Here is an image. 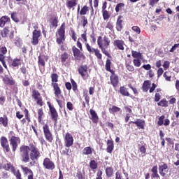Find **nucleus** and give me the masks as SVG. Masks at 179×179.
<instances>
[{
    "label": "nucleus",
    "instance_id": "obj_1",
    "mask_svg": "<svg viewBox=\"0 0 179 179\" xmlns=\"http://www.w3.org/2000/svg\"><path fill=\"white\" fill-rule=\"evenodd\" d=\"M20 155L22 162L24 163H29L30 159L34 162H37L41 156L40 150L34 144H30L29 146L21 145L20 148Z\"/></svg>",
    "mask_w": 179,
    "mask_h": 179
},
{
    "label": "nucleus",
    "instance_id": "obj_2",
    "mask_svg": "<svg viewBox=\"0 0 179 179\" xmlns=\"http://www.w3.org/2000/svg\"><path fill=\"white\" fill-rule=\"evenodd\" d=\"M106 70L108 72H110V83L113 87H117L118 86V76L116 75L115 71L111 69V60L107 59L105 65Z\"/></svg>",
    "mask_w": 179,
    "mask_h": 179
},
{
    "label": "nucleus",
    "instance_id": "obj_3",
    "mask_svg": "<svg viewBox=\"0 0 179 179\" xmlns=\"http://www.w3.org/2000/svg\"><path fill=\"white\" fill-rule=\"evenodd\" d=\"M58 74L57 73H52L51 75V79H52V86L54 89L55 95L56 97H59V94H61V88H59V86L58 85Z\"/></svg>",
    "mask_w": 179,
    "mask_h": 179
},
{
    "label": "nucleus",
    "instance_id": "obj_4",
    "mask_svg": "<svg viewBox=\"0 0 179 179\" xmlns=\"http://www.w3.org/2000/svg\"><path fill=\"white\" fill-rule=\"evenodd\" d=\"M58 35L59 37L56 40L57 44H64V41H65V22L62 24L60 28L58 29Z\"/></svg>",
    "mask_w": 179,
    "mask_h": 179
},
{
    "label": "nucleus",
    "instance_id": "obj_5",
    "mask_svg": "<svg viewBox=\"0 0 179 179\" xmlns=\"http://www.w3.org/2000/svg\"><path fill=\"white\" fill-rule=\"evenodd\" d=\"M14 34H15V30H13V28L12 27H6L1 31V36L3 38L9 37L11 41L12 40H13Z\"/></svg>",
    "mask_w": 179,
    "mask_h": 179
},
{
    "label": "nucleus",
    "instance_id": "obj_6",
    "mask_svg": "<svg viewBox=\"0 0 179 179\" xmlns=\"http://www.w3.org/2000/svg\"><path fill=\"white\" fill-rule=\"evenodd\" d=\"M9 141L13 152H15L17 149V146L20 145V138L12 136Z\"/></svg>",
    "mask_w": 179,
    "mask_h": 179
},
{
    "label": "nucleus",
    "instance_id": "obj_7",
    "mask_svg": "<svg viewBox=\"0 0 179 179\" xmlns=\"http://www.w3.org/2000/svg\"><path fill=\"white\" fill-rule=\"evenodd\" d=\"M43 130L46 141L50 143L52 142V134L51 133V131H50V127L48 124H45L43 125Z\"/></svg>",
    "mask_w": 179,
    "mask_h": 179
},
{
    "label": "nucleus",
    "instance_id": "obj_8",
    "mask_svg": "<svg viewBox=\"0 0 179 179\" xmlns=\"http://www.w3.org/2000/svg\"><path fill=\"white\" fill-rule=\"evenodd\" d=\"M0 143L3 152H6L7 153L10 152V148H9V142H8V138H6V137L1 136L0 138Z\"/></svg>",
    "mask_w": 179,
    "mask_h": 179
},
{
    "label": "nucleus",
    "instance_id": "obj_9",
    "mask_svg": "<svg viewBox=\"0 0 179 179\" xmlns=\"http://www.w3.org/2000/svg\"><path fill=\"white\" fill-rule=\"evenodd\" d=\"M43 166L46 170H54L55 169V164L50 158L43 159Z\"/></svg>",
    "mask_w": 179,
    "mask_h": 179
},
{
    "label": "nucleus",
    "instance_id": "obj_10",
    "mask_svg": "<svg viewBox=\"0 0 179 179\" xmlns=\"http://www.w3.org/2000/svg\"><path fill=\"white\" fill-rule=\"evenodd\" d=\"M48 106L51 114V119L52 121H55V122H57V121H58V113L57 112V109H55L54 106H52L50 102H48Z\"/></svg>",
    "mask_w": 179,
    "mask_h": 179
},
{
    "label": "nucleus",
    "instance_id": "obj_11",
    "mask_svg": "<svg viewBox=\"0 0 179 179\" xmlns=\"http://www.w3.org/2000/svg\"><path fill=\"white\" fill-rule=\"evenodd\" d=\"M73 145V136L72 134L67 133L64 137V146L66 148H71Z\"/></svg>",
    "mask_w": 179,
    "mask_h": 179
},
{
    "label": "nucleus",
    "instance_id": "obj_12",
    "mask_svg": "<svg viewBox=\"0 0 179 179\" xmlns=\"http://www.w3.org/2000/svg\"><path fill=\"white\" fill-rule=\"evenodd\" d=\"M97 44L100 50H101L103 54H105L106 57H108V58H111V55H110V53H108V51L106 50V48L103 46V38L101 36L98 37Z\"/></svg>",
    "mask_w": 179,
    "mask_h": 179
},
{
    "label": "nucleus",
    "instance_id": "obj_13",
    "mask_svg": "<svg viewBox=\"0 0 179 179\" xmlns=\"http://www.w3.org/2000/svg\"><path fill=\"white\" fill-rule=\"evenodd\" d=\"M32 41L31 44L33 45H37L38 44V38H40V36H41V31L38 30H34L32 33Z\"/></svg>",
    "mask_w": 179,
    "mask_h": 179
},
{
    "label": "nucleus",
    "instance_id": "obj_14",
    "mask_svg": "<svg viewBox=\"0 0 179 179\" xmlns=\"http://www.w3.org/2000/svg\"><path fill=\"white\" fill-rule=\"evenodd\" d=\"M158 170L161 177H166V173H169V165L163 163V164L159 165Z\"/></svg>",
    "mask_w": 179,
    "mask_h": 179
},
{
    "label": "nucleus",
    "instance_id": "obj_15",
    "mask_svg": "<svg viewBox=\"0 0 179 179\" xmlns=\"http://www.w3.org/2000/svg\"><path fill=\"white\" fill-rule=\"evenodd\" d=\"M129 124H135L138 129H145V125H146L145 120L141 119H137L135 122L131 121Z\"/></svg>",
    "mask_w": 179,
    "mask_h": 179
},
{
    "label": "nucleus",
    "instance_id": "obj_16",
    "mask_svg": "<svg viewBox=\"0 0 179 179\" xmlns=\"http://www.w3.org/2000/svg\"><path fill=\"white\" fill-rule=\"evenodd\" d=\"M78 70L83 79H86V76H87V66L81 65L78 67Z\"/></svg>",
    "mask_w": 179,
    "mask_h": 179
},
{
    "label": "nucleus",
    "instance_id": "obj_17",
    "mask_svg": "<svg viewBox=\"0 0 179 179\" xmlns=\"http://www.w3.org/2000/svg\"><path fill=\"white\" fill-rule=\"evenodd\" d=\"M113 45L114 47H117V50L124 51V45H125V42H124V41L122 40H115L113 41Z\"/></svg>",
    "mask_w": 179,
    "mask_h": 179
},
{
    "label": "nucleus",
    "instance_id": "obj_18",
    "mask_svg": "<svg viewBox=\"0 0 179 179\" xmlns=\"http://www.w3.org/2000/svg\"><path fill=\"white\" fill-rule=\"evenodd\" d=\"M73 56L76 57V59L78 61H80V59L85 57L83 53H81L80 50H79V49L76 48V47H73Z\"/></svg>",
    "mask_w": 179,
    "mask_h": 179
},
{
    "label": "nucleus",
    "instance_id": "obj_19",
    "mask_svg": "<svg viewBox=\"0 0 179 179\" xmlns=\"http://www.w3.org/2000/svg\"><path fill=\"white\" fill-rule=\"evenodd\" d=\"M3 82L5 83V85H8L9 86H13L15 85V80H13V78L6 75L3 78Z\"/></svg>",
    "mask_w": 179,
    "mask_h": 179
},
{
    "label": "nucleus",
    "instance_id": "obj_20",
    "mask_svg": "<svg viewBox=\"0 0 179 179\" xmlns=\"http://www.w3.org/2000/svg\"><path fill=\"white\" fill-rule=\"evenodd\" d=\"M90 114L92 117L91 120L94 124H97L99 122V115H97V113H96V110L93 109L90 110Z\"/></svg>",
    "mask_w": 179,
    "mask_h": 179
},
{
    "label": "nucleus",
    "instance_id": "obj_21",
    "mask_svg": "<svg viewBox=\"0 0 179 179\" xmlns=\"http://www.w3.org/2000/svg\"><path fill=\"white\" fill-rule=\"evenodd\" d=\"M120 94H122V96H126L127 97H133V96H131V94H129V92H128V89H127V87H120Z\"/></svg>",
    "mask_w": 179,
    "mask_h": 179
},
{
    "label": "nucleus",
    "instance_id": "obj_22",
    "mask_svg": "<svg viewBox=\"0 0 179 179\" xmlns=\"http://www.w3.org/2000/svg\"><path fill=\"white\" fill-rule=\"evenodd\" d=\"M3 169H4V170H6L7 171H9V170H10L11 173L13 174L17 171L16 169H15V167H13V166L10 163L3 165Z\"/></svg>",
    "mask_w": 179,
    "mask_h": 179
},
{
    "label": "nucleus",
    "instance_id": "obj_23",
    "mask_svg": "<svg viewBox=\"0 0 179 179\" xmlns=\"http://www.w3.org/2000/svg\"><path fill=\"white\" fill-rule=\"evenodd\" d=\"M106 150L108 153H113V150H114V142L111 140H108Z\"/></svg>",
    "mask_w": 179,
    "mask_h": 179
},
{
    "label": "nucleus",
    "instance_id": "obj_24",
    "mask_svg": "<svg viewBox=\"0 0 179 179\" xmlns=\"http://www.w3.org/2000/svg\"><path fill=\"white\" fill-rule=\"evenodd\" d=\"M10 20V18L7 15L3 16L0 18V27H3Z\"/></svg>",
    "mask_w": 179,
    "mask_h": 179
},
{
    "label": "nucleus",
    "instance_id": "obj_25",
    "mask_svg": "<svg viewBox=\"0 0 179 179\" xmlns=\"http://www.w3.org/2000/svg\"><path fill=\"white\" fill-rule=\"evenodd\" d=\"M122 16L120 15L117 18V22H116V29L117 31H121L122 30Z\"/></svg>",
    "mask_w": 179,
    "mask_h": 179
},
{
    "label": "nucleus",
    "instance_id": "obj_26",
    "mask_svg": "<svg viewBox=\"0 0 179 179\" xmlns=\"http://www.w3.org/2000/svg\"><path fill=\"white\" fill-rule=\"evenodd\" d=\"M152 175L151 177L152 178H160V176L159 175V173H157V165L154 166L152 169Z\"/></svg>",
    "mask_w": 179,
    "mask_h": 179
},
{
    "label": "nucleus",
    "instance_id": "obj_27",
    "mask_svg": "<svg viewBox=\"0 0 179 179\" xmlns=\"http://www.w3.org/2000/svg\"><path fill=\"white\" fill-rule=\"evenodd\" d=\"M66 5L69 9H72V8H75L78 5V3L76 0H67Z\"/></svg>",
    "mask_w": 179,
    "mask_h": 179
},
{
    "label": "nucleus",
    "instance_id": "obj_28",
    "mask_svg": "<svg viewBox=\"0 0 179 179\" xmlns=\"http://www.w3.org/2000/svg\"><path fill=\"white\" fill-rule=\"evenodd\" d=\"M50 22L52 27H55V29L58 27V17H52Z\"/></svg>",
    "mask_w": 179,
    "mask_h": 179
},
{
    "label": "nucleus",
    "instance_id": "obj_29",
    "mask_svg": "<svg viewBox=\"0 0 179 179\" xmlns=\"http://www.w3.org/2000/svg\"><path fill=\"white\" fill-rule=\"evenodd\" d=\"M21 169L26 176H27V174H29L28 176H34L33 174V171H31V169L27 168V166H22Z\"/></svg>",
    "mask_w": 179,
    "mask_h": 179
},
{
    "label": "nucleus",
    "instance_id": "obj_30",
    "mask_svg": "<svg viewBox=\"0 0 179 179\" xmlns=\"http://www.w3.org/2000/svg\"><path fill=\"white\" fill-rule=\"evenodd\" d=\"M131 55L135 59H142V53H141V52L132 50Z\"/></svg>",
    "mask_w": 179,
    "mask_h": 179
},
{
    "label": "nucleus",
    "instance_id": "obj_31",
    "mask_svg": "<svg viewBox=\"0 0 179 179\" xmlns=\"http://www.w3.org/2000/svg\"><path fill=\"white\" fill-rule=\"evenodd\" d=\"M8 52V50L5 47H2L0 48V61L2 59H5V54Z\"/></svg>",
    "mask_w": 179,
    "mask_h": 179
},
{
    "label": "nucleus",
    "instance_id": "obj_32",
    "mask_svg": "<svg viewBox=\"0 0 179 179\" xmlns=\"http://www.w3.org/2000/svg\"><path fill=\"white\" fill-rule=\"evenodd\" d=\"M110 38H108V37L107 36H104L103 40L102 41L103 47H104L105 48H108V47L110 46Z\"/></svg>",
    "mask_w": 179,
    "mask_h": 179
},
{
    "label": "nucleus",
    "instance_id": "obj_33",
    "mask_svg": "<svg viewBox=\"0 0 179 179\" xmlns=\"http://www.w3.org/2000/svg\"><path fill=\"white\" fill-rule=\"evenodd\" d=\"M113 173H114V169H113V167H107L106 169V177H108L110 178V177L113 176Z\"/></svg>",
    "mask_w": 179,
    "mask_h": 179
},
{
    "label": "nucleus",
    "instance_id": "obj_34",
    "mask_svg": "<svg viewBox=\"0 0 179 179\" xmlns=\"http://www.w3.org/2000/svg\"><path fill=\"white\" fill-rule=\"evenodd\" d=\"M93 153V148L91 147H85L83 150V154L85 155H92Z\"/></svg>",
    "mask_w": 179,
    "mask_h": 179
},
{
    "label": "nucleus",
    "instance_id": "obj_35",
    "mask_svg": "<svg viewBox=\"0 0 179 179\" xmlns=\"http://www.w3.org/2000/svg\"><path fill=\"white\" fill-rule=\"evenodd\" d=\"M85 170L82 171H78L76 173V178L78 179H86V176H85Z\"/></svg>",
    "mask_w": 179,
    "mask_h": 179
},
{
    "label": "nucleus",
    "instance_id": "obj_36",
    "mask_svg": "<svg viewBox=\"0 0 179 179\" xmlns=\"http://www.w3.org/2000/svg\"><path fill=\"white\" fill-rule=\"evenodd\" d=\"M68 58H69V55H68L67 52H64L63 54L61 55V57H60L61 62H62V64H65Z\"/></svg>",
    "mask_w": 179,
    "mask_h": 179
},
{
    "label": "nucleus",
    "instance_id": "obj_37",
    "mask_svg": "<svg viewBox=\"0 0 179 179\" xmlns=\"http://www.w3.org/2000/svg\"><path fill=\"white\" fill-rule=\"evenodd\" d=\"M121 110V108L115 106H113L112 108H109V113L110 114H114V113H119V111Z\"/></svg>",
    "mask_w": 179,
    "mask_h": 179
},
{
    "label": "nucleus",
    "instance_id": "obj_38",
    "mask_svg": "<svg viewBox=\"0 0 179 179\" xmlns=\"http://www.w3.org/2000/svg\"><path fill=\"white\" fill-rule=\"evenodd\" d=\"M32 97L34 99L37 100L40 98V92L37 90L32 91Z\"/></svg>",
    "mask_w": 179,
    "mask_h": 179
},
{
    "label": "nucleus",
    "instance_id": "obj_39",
    "mask_svg": "<svg viewBox=\"0 0 179 179\" xmlns=\"http://www.w3.org/2000/svg\"><path fill=\"white\" fill-rule=\"evenodd\" d=\"M19 65H22V62L20 61V59H14L12 62V66L16 67L19 66Z\"/></svg>",
    "mask_w": 179,
    "mask_h": 179
},
{
    "label": "nucleus",
    "instance_id": "obj_40",
    "mask_svg": "<svg viewBox=\"0 0 179 179\" xmlns=\"http://www.w3.org/2000/svg\"><path fill=\"white\" fill-rule=\"evenodd\" d=\"M90 167L92 170H96L97 169V162L95 160H91L90 162Z\"/></svg>",
    "mask_w": 179,
    "mask_h": 179
},
{
    "label": "nucleus",
    "instance_id": "obj_41",
    "mask_svg": "<svg viewBox=\"0 0 179 179\" xmlns=\"http://www.w3.org/2000/svg\"><path fill=\"white\" fill-rule=\"evenodd\" d=\"M102 15L104 20H108L110 19V13L107 10L102 11Z\"/></svg>",
    "mask_w": 179,
    "mask_h": 179
},
{
    "label": "nucleus",
    "instance_id": "obj_42",
    "mask_svg": "<svg viewBox=\"0 0 179 179\" xmlns=\"http://www.w3.org/2000/svg\"><path fill=\"white\" fill-rule=\"evenodd\" d=\"M124 6H125V4L124 3H117L115 8V12H117V13H118V12H120V10L122 9V8H124Z\"/></svg>",
    "mask_w": 179,
    "mask_h": 179
},
{
    "label": "nucleus",
    "instance_id": "obj_43",
    "mask_svg": "<svg viewBox=\"0 0 179 179\" xmlns=\"http://www.w3.org/2000/svg\"><path fill=\"white\" fill-rule=\"evenodd\" d=\"M94 52L98 59H101L103 55H101V53H100V50L99 49H95L94 50Z\"/></svg>",
    "mask_w": 179,
    "mask_h": 179
},
{
    "label": "nucleus",
    "instance_id": "obj_44",
    "mask_svg": "<svg viewBox=\"0 0 179 179\" xmlns=\"http://www.w3.org/2000/svg\"><path fill=\"white\" fill-rule=\"evenodd\" d=\"M143 92H148L149 90V81L146 80L143 85Z\"/></svg>",
    "mask_w": 179,
    "mask_h": 179
},
{
    "label": "nucleus",
    "instance_id": "obj_45",
    "mask_svg": "<svg viewBox=\"0 0 179 179\" xmlns=\"http://www.w3.org/2000/svg\"><path fill=\"white\" fill-rule=\"evenodd\" d=\"M14 43L17 47H20V45H22V39L17 36L14 40Z\"/></svg>",
    "mask_w": 179,
    "mask_h": 179
},
{
    "label": "nucleus",
    "instance_id": "obj_46",
    "mask_svg": "<svg viewBox=\"0 0 179 179\" xmlns=\"http://www.w3.org/2000/svg\"><path fill=\"white\" fill-rule=\"evenodd\" d=\"M88 10H89V7H87V6H84L83 8L80 11V15H86Z\"/></svg>",
    "mask_w": 179,
    "mask_h": 179
},
{
    "label": "nucleus",
    "instance_id": "obj_47",
    "mask_svg": "<svg viewBox=\"0 0 179 179\" xmlns=\"http://www.w3.org/2000/svg\"><path fill=\"white\" fill-rule=\"evenodd\" d=\"M0 124H2L3 127H7L8 125V119L6 117H0Z\"/></svg>",
    "mask_w": 179,
    "mask_h": 179
},
{
    "label": "nucleus",
    "instance_id": "obj_48",
    "mask_svg": "<svg viewBox=\"0 0 179 179\" xmlns=\"http://www.w3.org/2000/svg\"><path fill=\"white\" fill-rule=\"evenodd\" d=\"M11 19L15 22V23H19V18H17V14L16 13H11Z\"/></svg>",
    "mask_w": 179,
    "mask_h": 179
},
{
    "label": "nucleus",
    "instance_id": "obj_49",
    "mask_svg": "<svg viewBox=\"0 0 179 179\" xmlns=\"http://www.w3.org/2000/svg\"><path fill=\"white\" fill-rule=\"evenodd\" d=\"M164 118H166V117L164 115H162L159 117L157 124L159 127H162V125H163V124H164Z\"/></svg>",
    "mask_w": 179,
    "mask_h": 179
},
{
    "label": "nucleus",
    "instance_id": "obj_50",
    "mask_svg": "<svg viewBox=\"0 0 179 179\" xmlns=\"http://www.w3.org/2000/svg\"><path fill=\"white\" fill-rule=\"evenodd\" d=\"M133 64L134 65V66H136V68H139V66H141V59H134L133 60Z\"/></svg>",
    "mask_w": 179,
    "mask_h": 179
},
{
    "label": "nucleus",
    "instance_id": "obj_51",
    "mask_svg": "<svg viewBox=\"0 0 179 179\" xmlns=\"http://www.w3.org/2000/svg\"><path fill=\"white\" fill-rule=\"evenodd\" d=\"M38 64L41 65L42 66H45V62H44V58L41 57V56H38Z\"/></svg>",
    "mask_w": 179,
    "mask_h": 179
},
{
    "label": "nucleus",
    "instance_id": "obj_52",
    "mask_svg": "<svg viewBox=\"0 0 179 179\" xmlns=\"http://www.w3.org/2000/svg\"><path fill=\"white\" fill-rule=\"evenodd\" d=\"M71 85L73 86V92H76L78 90V84L73 79H71Z\"/></svg>",
    "mask_w": 179,
    "mask_h": 179
},
{
    "label": "nucleus",
    "instance_id": "obj_53",
    "mask_svg": "<svg viewBox=\"0 0 179 179\" xmlns=\"http://www.w3.org/2000/svg\"><path fill=\"white\" fill-rule=\"evenodd\" d=\"M131 30H133V31H135V33H136L137 34H141V28H139V27L138 26H133L131 27Z\"/></svg>",
    "mask_w": 179,
    "mask_h": 179
},
{
    "label": "nucleus",
    "instance_id": "obj_54",
    "mask_svg": "<svg viewBox=\"0 0 179 179\" xmlns=\"http://www.w3.org/2000/svg\"><path fill=\"white\" fill-rule=\"evenodd\" d=\"M86 45V48L87 50V51L89 52H91V54H93L94 52V50H96L95 48H93L90 46V45H89V43H86L85 44Z\"/></svg>",
    "mask_w": 179,
    "mask_h": 179
},
{
    "label": "nucleus",
    "instance_id": "obj_55",
    "mask_svg": "<svg viewBox=\"0 0 179 179\" xmlns=\"http://www.w3.org/2000/svg\"><path fill=\"white\" fill-rule=\"evenodd\" d=\"M157 104L161 107H166L167 106V101L166 99L161 100Z\"/></svg>",
    "mask_w": 179,
    "mask_h": 179
},
{
    "label": "nucleus",
    "instance_id": "obj_56",
    "mask_svg": "<svg viewBox=\"0 0 179 179\" xmlns=\"http://www.w3.org/2000/svg\"><path fill=\"white\" fill-rule=\"evenodd\" d=\"M126 68L127 71H129V72H134L135 71V68H134V66L130 64H126Z\"/></svg>",
    "mask_w": 179,
    "mask_h": 179
},
{
    "label": "nucleus",
    "instance_id": "obj_57",
    "mask_svg": "<svg viewBox=\"0 0 179 179\" xmlns=\"http://www.w3.org/2000/svg\"><path fill=\"white\" fill-rule=\"evenodd\" d=\"M62 155L64 156H69V148H65L64 150H62Z\"/></svg>",
    "mask_w": 179,
    "mask_h": 179
},
{
    "label": "nucleus",
    "instance_id": "obj_58",
    "mask_svg": "<svg viewBox=\"0 0 179 179\" xmlns=\"http://www.w3.org/2000/svg\"><path fill=\"white\" fill-rule=\"evenodd\" d=\"M179 47V43H176L172 48L170 49L169 52H174Z\"/></svg>",
    "mask_w": 179,
    "mask_h": 179
},
{
    "label": "nucleus",
    "instance_id": "obj_59",
    "mask_svg": "<svg viewBox=\"0 0 179 179\" xmlns=\"http://www.w3.org/2000/svg\"><path fill=\"white\" fill-rule=\"evenodd\" d=\"M13 174L15 176L17 179H22V174L20 173V171L17 170Z\"/></svg>",
    "mask_w": 179,
    "mask_h": 179
},
{
    "label": "nucleus",
    "instance_id": "obj_60",
    "mask_svg": "<svg viewBox=\"0 0 179 179\" xmlns=\"http://www.w3.org/2000/svg\"><path fill=\"white\" fill-rule=\"evenodd\" d=\"M160 0H149V5L150 6H155V5H156V3H158V2Z\"/></svg>",
    "mask_w": 179,
    "mask_h": 179
},
{
    "label": "nucleus",
    "instance_id": "obj_61",
    "mask_svg": "<svg viewBox=\"0 0 179 179\" xmlns=\"http://www.w3.org/2000/svg\"><path fill=\"white\" fill-rule=\"evenodd\" d=\"M139 151L142 155H145L146 153V148H145V145H142L139 148Z\"/></svg>",
    "mask_w": 179,
    "mask_h": 179
},
{
    "label": "nucleus",
    "instance_id": "obj_62",
    "mask_svg": "<svg viewBox=\"0 0 179 179\" xmlns=\"http://www.w3.org/2000/svg\"><path fill=\"white\" fill-rule=\"evenodd\" d=\"M66 106L68 110H69L70 111H72V110H73V104H72V102H67Z\"/></svg>",
    "mask_w": 179,
    "mask_h": 179
},
{
    "label": "nucleus",
    "instance_id": "obj_63",
    "mask_svg": "<svg viewBox=\"0 0 179 179\" xmlns=\"http://www.w3.org/2000/svg\"><path fill=\"white\" fill-rule=\"evenodd\" d=\"M142 68L145 71H150V69H152V66H150V64H144Z\"/></svg>",
    "mask_w": 179,
    "mask_h": 179
},
{
    "label": "nucleus",
    "instance_id": "obj_64",
    "mask_svg": "<svg viewBox=\"0 0 179 179\" xmlns=\"http://www.w3.org/2000/svg\"><path fill=\"white\" fill-rule=\"evenodd\" d=\"M115 179H124L119 171L115 173Z\"/></svg>",
    "mask_w": 179,
    "mask_h": 179
}]
</instances>
